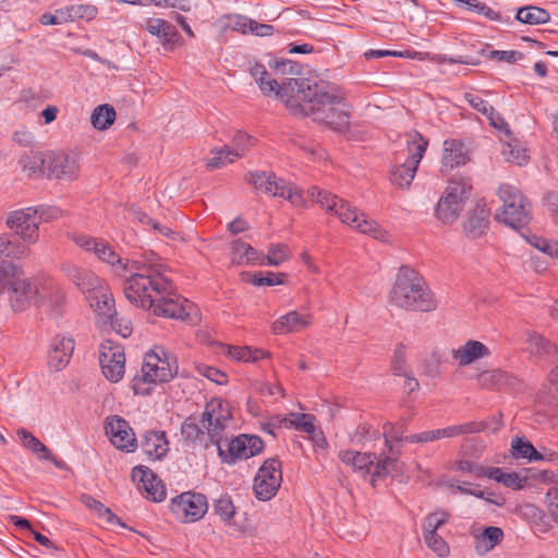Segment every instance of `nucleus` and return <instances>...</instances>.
I'll return each instance as SVG.
<instances>
[{
	"label": "nucleus",
	"mask_w": 558,
	"mask_h": 558,
	"mask_svg": "<svg viewBox=\"0 0 558 558\" xmlns=\"http://www.w3.org/2000/svg\"><path fill=\"white\" fill-rule=\"evenodd\" d=\"M166 270L167 266L157 254L143 253L131 260L130 275L123 281V293L131 304L156 316L184 319L191 305L173 292Z\"/></svg>",
	"instance_id": "obj_1"
},
{
	"label": "nucleus",
	"mask_w": 558,
	"mask_h": 558,
	"mask_svg": "<svg viewBox=\"0 0 558 558\" xmlns=\"http://www.w3.org/2000/svg\"><path fill=\"white\" fill-rule=\"evenodd\" d=\"M250 72L264 95L269 96L274 94L288 108L300 106V99L318 102L337 100V97L330 95L324 85H312L307 78H288L279 84L276 80L269 77L266 68L260 63H255Z\"/></svg>",
	"instance_id": "obj_2"
},
{
	"label": "nucleus",
	"mask_w": 558,
	"mask_h": 558,
	"mask_svg": "<svg viewBox=\"0 0 558 558\" xmlns=\"http://www.w3.org/2000/svg\"><path fill=\"white\" fill-rule=\"evenodd\" d=\"M389 302L407 311L432 312L437 307L434 293L424 279L409 267L400 268L389 293Z\"/></svg>",
	"instance_id": "obj_3"
},
{
	"label": "nucleus",
	"mask_w": 558,
	"mask_h": 558,
	"mask_svg": "<svg viewBox=\"0 0 558 558\" xmlns=\"http://www.w3.org/2000/svg\"><path fill=\"white\" fill-rule=\"evenodd\" d=\"M307 195L319 204L327 213L335 215L342 223L350 228L368 234L376 240H386V231L383 230L375 220L360 213L356 207L337 195L323 191L317 186L307 190Z\"/></svg>",
	"instance_id": "obj_4"
},
{
	"label": "nucleus",
	"mask_w": 558,
	"mask_h": 558,
	"mask_svg": "<svg viewBox=\"0 0 558 558\" xmlns=\"http://www.w3.org/2000/svg\"><path fill=\"white\" fill-rule=\"evenodd\" d=\"M312 85H324L326 90L337 97L330 102H318L300 99V106L290 108L294 113L313 114L314 120L325 123L337 132H344L349 128L350 106L344 102L343 96L332 86L325 83H312Z\"/></svg>",
	"instance_id": "obj_5"
},
{
	"label": "nucleus",
	"mask_w": 558,
	"mask_h": 558,
	"mask_svg": "<svg viewBox=\"0 0 558 558\" xmlns=\"http://www.w3.org/2000/svg\"><path fill=\"white\" fill-rule=\"evenodd\" d=\"M177 372L174 361L159 347L147 352L141 371L134 376L132 387L136 395H148L154 386L169 381Z\"/></svg>",
	"instance_id": "obj_6"
},
{
	"label": "nucleus",
	"mask_w": 558,
	"mask_h": 558,
	"mask_svg": "<svg viewBox=\"0 0 558 558\" xmlns=\"http://www.w3.org/2000/svg\"><path fill=\"white\" fill-rule=\"evenodd\" d=\"M405 143L408 154L398 153L397 163L390 171L391 183L400 189L410 186L428 146V141L416 131L407 134Z\"/></svg>",
	"instance_id": "obj_7"
},
{
	"label": "nucleus",
	"mask_w": 558,
	"mask_h": 558,
	"mask_svg": "<svg viewBox=\"0 0 558 558\" xmlns=\"http://www.w3.org/2000/svg\"><path fill=\"white\" fill-rule=\"evenodd\" d=\"M245 181L262 193L287 199L294 207L305 205L302 191L293 183L287 182L272 172H250L245 175Z\"/></svg>",
	"instance_id": "obj_8"
},
{
	"label": "nucleus",
	"mask_w": 558,
	"mask_h": 558,
	"mask_svg": "<svg viewBox=\"0 0 558 558\" xmlns=\"http://www.w3.org/2000/svg\"><path fill=\"white\" fill-rule=\"evenodd\" d=\"M486 428V424L483 422H469L460 425H452L445 428H438L434 430H426L404 438L399 437L398 433H395L393 427L388 424L385 426V444L392 450L391 440H400L407 442H430L442 438H452L465 434L480 433Z\"/></svg>",
	"instance_id": "obj_9"
},
{
	"label": "nucleus",
	"mask_w": 558,
	"mask_h": 558,
	"mask_svg": "<svg viewBox=\"0 0 558 558\" xmlns=\"http://www.w3.org/2000/svg\"><path fill=\"white\" fill-rule=\"evenodd\" d=\"M498 194L504 205L496 211V219L513 229L525 226L530 221V211L521 192L510 184H502Z\"/></svg>",
	"instance_id": "obj_10"
},
{
	"label": "nucleus",
	"mask_w": 558,
	"mask_h": 558,
	"mask_svg": "<svg viewBox=\"0 0 558 558\" xmlns=\"http://www.w3.org/2000/svg\"><path fill=\"white\" fill-rule=\"evenodd\" d=\"M472 185L468 179L451 180L438 201L436 215L445 223L453 222L463 210Z\"/></svg>",
	"instance_id": "obj_11"
},
{
	"label": "nucleus",
	"mask_w": 558,
	"mask_h": 558,
	"mask_svg": "<svg viewBox=\"0 0 558 558\" xmlns=\"http://www.w3.org/2000/svg\"><path fill=\"white\" fill-rule=\"evenodd\" d=\"M230 420V407L221 399H211L207 402L201 416V424L210 441L217 446L219 456H223L222 437Z\"/></svg>",
	"instance_id": "obj_12"
},
{
	"label": "nucleus",
	"mask_w": 558,
	"mask_h": 558,
	"mask_svg": "<svg viewBox=\"0 0 558 558\" xmlns=\"http://www.w3.org/2000/svg\"><path fill=\"white\" fill-rule=\"evenodd\" d=\"M73 242L86 252H92L96 257L112 267L119 276H125L131 260L123 259L114 247L104 239L94 238L84 233H74Z\"/></svg>",
	"instance_id": "obj_13"
},
{
	"label": "nucleus",
	"mask_w": 558,
	"mask_h": 558,
	"mask_svg": "<svg viewBox=\"0 0 558 558\" xmlns=\"http://www.w3.org/2000/svg\"><path fill=\"white\" fill-rule=\"evenodd\" d=\"M339 459L351 465L361 475H372L374 484L376 477H381L390 473L397 464V460L391 458H378L374 453H361L354 450H341Z\"/></svg>",
	"instance_id": "obj_14"
},
{
	"label": "nucleus",
	"mask_w": 558,
	"mask_h": 558,
	"mask_svg": "<svg viewBox=\"0 0 558 558\" xmlns=\"http://www.w3.org/2000/svg\"><path fill=\"white\" fill-rule=\"evenodd\" d=\"M170 510L181 522H196L206 514L208 502L203 494L185 492L171 499Z\"/></svg>",
	"instance_id": "obj_15"
},
{
	"label": "nucleus",
	"mask_w": 558,
	"mask_h": 558,
	"mask_svg": "<svg viewBox=\"0 0 558 558\" xmlns=\"http://www.w3.org/2000/svg\"><path fill=\"white\" fill-rule=\"evenodd\" d=\"M281 482V462L274 458L266 460L254 478L255 496L263 501L270 500L280 488Z\"/></svg>",
	"instance_id": "obj_16"
},
{
	"label": "nucleus",
	"mask_w": 558,
	"mask_h": 558,
	"mask_svg": "<svg viewBox=\"0 0 558 558\" xmlns=\"http://www.w3.org/2000/svg\"><path fill=\"white\" fill-rule=\"evenodd\" d=\"M39 225L38 210L34 207L12 211L7 218V226L15 231L24 244H34L38 241Z\"/></svg>",
	"instance_id": "obj_17"
},
{
	"label": "nucleus",
	"mask_w": 558,
	"mask_h": 558,
	"mask_svg": "<svg viewBox=\"0 0 558 558\" xmlns=\"http://www.w3.org/2000/svg\"><path fill=\"white\" fill-rule=\"evenodd\" d=\"M264 448V441L260 437L254 435H240L223 445V456L221 460L233 464L236 460H246L258 454Z\"/></svg>",
	"instance_id": "obj_18"
},
{
	"label": "nucleus",
	"mask_w": 558,
	"mask_h": 558,
	"mask_svg": "<svg viewBox=\"0 0 558 558\" xmlns=\"http://www.w3.org/2000/svg\"><path fill=\"white\" fill-rule=\"evenodd\" d=\"M99 363L107 379L112 383L119 381L125 371L123 348L112 341H105L99 348Z\"/></svg>",
	"instance_id": "obj_19"
},
{
	"label": "nucleus",
	"mask_w": 558,
	"mask_h": 558,
	"mask_svg": "<svg viewBox=\"0 0 558 558\" xmlns=\"http://www.w3.org/2000/svg\"><path fill=\"white\" fill-rule=\"evenodd\" d=\"M448 520V513L442 510H437L429 513L423 522V537L426 546L439 557H447L450 553L447 542L437 534Z\"/></svg>",
	"instance_id": "obj_20"
},
{
	"label": "nucleus",
	"mask_w": 558,
	"mask_h": 558,
	"mask_svg": "<svg viewBox=\"0 0 558 558\" xmlns=\"http://www.w3.org/2000/svg\"><path fill=\"white\" fill-rule=\"evenodd\" d=\"M47 174L49 177L73 181L80 173L78 157L74 154L49 153L46 155Z\"/></svg>",
	"instance_id": "obj_21"
},
{
	"label": "nucleus",
	"mask_w": 558,
	"mask_h": 558,
	"mask_svg": "<svg viewBox=\"0 0 558 558\" xmlns=\"http://www.w3.org/2000/svg\"><path fill=\"white\" fill-rule=\"evenodd\" d=\"M106 434L111 444L120 450L133 452L137 447V440L132 428L129 423L121 417L112 416L108 418Z\"/></svg>",
	"instance_id": "obj_22"
},
{
	"label": "nucleus",
	"mask_w": 558,
	"mask_h": 558,
	"mask_svg": "<svg viewBox=\"0 0 558 558\" xmlns=\"http://www.w3.org/2000/svg\"><path fill=\"white\" fill-rule=\"evenodd\" d=\"M90 306L94 308L98 324L102 328H107L108 323L112 322L117 311L114 308V300L108 288L102 286L88 295Z\"/></svg>",
	"instance_id": "obj_23"
},
{
	"label": "nucleus",
	"mask_w": 558,
	"mask_h": 558,
	"mask_svg": "<svg viewBox=\"0 0 558 558\" xmlns=\"http://www.w3.org/2000/svg\"><path fill=\"white\" fill-rule=\"evenodd\" d=\"M74 351V341L66 336L58 335L50 343L48 352V365L52 371H61L70 362L71 355Z\"/></svg>",
	"instance_id": "obj_24"
},
{
	"label": "nucleus",
	"mask_w": 558,
	"mask_h": 558,
	"mask_svg": "<svg viewBox=\"0 0 558 558\" xmlns=\"http://www.w3.org/2000/svg\"><path fill=\"white\" fill-rule=\"evenodd\" d=\"M313 316L307 312L291 311L271 325V331L275 335H286L300 332L312 325Z\"/></svg>",
	"instance_id": "obj_25"
},
{
	"label": "nucleus",
	"mask_w": 558,
	"mask_h": 558,
	"mask_svg": "<svg viewBox=\"0 0 558 558\" xmlns=\"http://www.w3.org/2000/svg\"><path fill=\"white\" fill-rule=\"evenodd\" d=\"M133 481H138L140 489H144L147 498L154 501H161L166 497L165 486L156 474L144 465H137L132 470Z\"/></svg>",
	"instance_id": "obj_26"
},
{
	"label": "nucleus",
	"mask_w": 558,
	"mask_h": 558,
	"mask_svg": "<svg viewBox=\"0 0 558 558\" xmlns=\"http://www.w3.org/2000/svg\"><path fill=\"white\" fill-rule=\"evenodd\" d=\"M68 278L84 293L88 295L105 286V282L93 271L75 265L64 267Z\"/></svg>",
	"instance_id": "obj_27"
},
{
	"label": "nucleus",
	"mask_w": 558,
	"mask_h": 558,
	"mask_svg": "<svg viewBox=\"0 0 558 558\" xmlns=\"http://www.w3.org/2000/svg\"><path fill=\"white\" fill-rule=\"evenodd\" d=\"M470 159V150L465 144L456 138L444 142L442 168L448 170L465 165Z\"/></svg>",
	"instance_id": "obj_28"
},
{
	"label": "nucleus",
	"mask_w": 558,
	"mask_h": 558,
	"mask_svg": "<svg viewBox=\"0 0 558 558\" xmlns=\"http://www.w3.org/2000/svg\"><path fill=\"white\" fill-rule=\"evenodd\" d=\"M144 27L150 35L157 37L166 48L173 46L180 39L175 26L167 20L147 19Z\"/></svg>",
	"instance_id": "obj_29"
},
{
	"label": "nucleus",
	"mask_w": 558,
	"mask_h": 558,
	"mask_svg": "<svg viewBox=\"0 0 558 558\" xmlns=\"http://www.w3.org/2000/svg\"><path fill=\"white\" fill-rule=\"evenodd\" d=\"M231 258L236 265H264V254L241 239L231 243Z\"/></svg>",
	"instance_id": "obj_30"
},
{
	"label": "nucleus",
	"mask_w": 558,
	"mask_h": 558,
	"mask_svg": "<svg viewBox=\"0 0 558 558\" xmlns=\"http://www.w3.org/2000/svg\"><path fill=\"white\" fill-rule=\"evenodd\" d=\"M141 447L144 453L151 460H160L169 451L166 434L157 430L145 433Z\"/></svg>",
	"instance_id": "obj_31"
},
{
	"label": "nucleus",
	"mask_w": 558,
	"mask_h": 558,
	"mask_svg": "<svg viewBox=\"0 0 558 558\" xmlns=\"http://www.w3.org/2000/svg\"><path fill=\"white\" fill-rule=\"evenodd\" d=\"M525 350L537 360H548L557 353V348L542 335L527 330Z\"/></svg>",
	"instance_id": "obj_32"
},
{
	"label": "nucleus",
	"mask_w": 558,
	"mask_h": 558,
	"mask_svg": "<svg viewBox=\"0 0 558 558\" xmlns=\"http://www.w3.org/2000/svg\"><path fill=\"white\" fill-rule=\"evenodd\" d=\"M489 349L482 342L469 340L460 348L452 351V357L460 366H466L474 361L489 355Z\"/></svg>",
	"instance_id": "obj_33"
},
{
	"label": "nucleus",
	"mask_w": 558,
	"mask_h": 558,
	"mask_svg": "<svg viewBox=\"0 0 558 558\" xmlns=\"http://www.w3.org/2000/svg\"><path fill=\"white\" fill-rule=\"evenodd\" d=\"M286 422L293 425L296 429L306 433L312 440L320 447L326 445V440L322 432H318L314 425V416L304 413H291Z\"/></svg>",
	"instance_id": "obj_34"
},
{
	"label": "nucleus",
	"mask_w": 558,
	"mask_h": 558,
	"mask_svg": "<svg viewBox=\"0 0 558 558\" xmlns=\"http://www.w3.org/2000/svg\"><path fill=\"white\" fill-rule=\"evenodd\" d=\"M488 228V210L484 204H478L470 214L465 223V233L473 239L482 236Z\"/></svg>",
	"instance_id": "obj_35"
},
{
	"label": "nucleus",
	"mask_w": 558,
	"mask_h": 558,
	"mask_svg": "<svg viewBox=\"0 0 558 558\" xmlns=\"http://www.w3.org/2000/svg\"><path fill=\"white\" fill-rule=\"evenodd\" d=\"M16 435L23 447L34 453L38 459L45 460L52 458L50 449L26 428H17Z\"/></svg>",
	"instance_id": "obj_36"
},
{
	"label": "nucleus",
	"mask_w": 558,
	"mask_h": 558,
	"mask_svg": "<svg viewBox=\"0 0 558 558\" xmlns=\"http://www.w3.org/2000/svg\"><path fill=\"white\" fill-rule=\"evenodd\" d=\"M475 548L477 553L485 554L502 541L504 532L500 527L488 526L475 534Z\"/></svg>",
	"instance_id": "obj_37"
},
{
	"label": "nucleus",
	"mask_w": 558,
	"mask_h": 558,
	"mask_svg": "<svg viewBox=\"0 0 558 558\" xmlns=\"http://www.w3.org/2000/svg\"><path fill=\"white\" fill-rule=\"evenodd\" d=\"M549 13L535 5H526L517 11L515 20L522 24L538 25L549 21Z\"/></svg>",
	"instance_id": "obj_38"
},
{
	"label": "nucleus",
	"mask_w": 558,
	"mask_h": 558,
	"mask_svg": "<svg viewBox=\"0 0 558 558\" xmlns=\"http://www.w3.org/2000/svg\"><path fill=\"white\" fill-rule=\"evenodd\" d=\"M488 478L515 490L522 489L526 483V477L521 476L519 473H505L502 469L495 466L490 468Z\"/></svg>",
	"instance_id": "obj_39"
},
{
	"label": "nucleus",
	"mask_w": 558,
	"mask_h": 558,
	"mask_svg": "<svg viewBox=\"0 0 558 558\" xmlns=\"http://www.w3.org/2000/svg\"><path fill=\"white\" fill-rule=\"evenodd\" d=\"M116 120V110L109 105L96 107L90 116V123L97 130L108 129Z\"/></svg>",
	"instance_id": "obj_40"
},
{
	"label": "nucleus",
	"mask_w": 558,
	"mask_h": 558,
	"mask_svg": "<svg viewBox=\"0 0 558 558\" xmlns=\"http://www.w3.org/2000/svg\"><path fill=\"white\" fill-rule=\"evenodd\" d=\"M511 448L515 459H527L529 461H539L543 459L534 446L523 438L517 437L512 439Z\"/></svg>",
	"instance_id": "obj_41"
},
{
	"label": "nucleus",
	"mask_w": 558,
	"mask_h": 558,
	"mask_svg": "<svg viewBox=\"0 0 558 558\" xmlns=\"http://www.w3.org/2000/svg\"><path fill=\"white\" fill-rule=\"evenodd\" d=\"M292 256V253L288 245L278 243L269 246L268 252L264 255V265L268 266H280L288 262Z\"/></svg>",
	"instance_id": "obj_42"
},
{
	"label": "nucleus",
	"mask_w": 558,
	"mask_h": 558,
	"mask_svg": "<svg viewBox=\"0 0 558 558\" xmlns=\"http://www.w3.org/2000/svg\"><path fill=\"white\" fill-rule=\"evenodd\" d=\"M227 355L239 362H256L265 356L264 351L250 347H229Z\"/></svg>",
	"instance_id": "obj_43"
},
{
	"label": "nucleus",
	"mask_w": 558,
	"mask_h": 558,
	"mask_svg": "<svg viewBox=\"0 0 558 558\" xmlns=\"http://www.w3.org/2000/svg\"><path fill=\"white\" fill-rule=\"evenodd\" d=\"M514 514L526 521L531 525H537L544 518V512L533 504L519 505L514 509Z\"/></svg>",
	"instance_id": "obj_44"
},
{
	"label": "nucleus",
	"mask_w": 558,
	"mask_h": 558,
	"mask_svg": "<svg viewBox=\"0 0 558 558\" xmlns=\"http://www.w3.org/2000/svg\"><path fill=\"white\" fill-rule=\"evenodd\" d=\"M254 145V138L243 132H238L230 145L229 154L235 156L236 159L243 157L250 147Z\"/></svg>",
	"instance_id": "obj_45"
},
{
	"label": "nucleus",
	"mask_w": 558,
	"mask_h": 558,
	"mask_svg": "<svg viewBox=\"0 0 558 558\" xmlns=\"http://www.w3.org/2000/svg\"><path fill=\"white\" fill-rule=\"evenodd\" d=\"M20 163L29 174L47 172L46 155H25L21 158Z\"/></svg>",
	"instance_id": "obj_46"
},
{
	"label": "nucleus",
	"mask_w": 558,
	"mask_h": 558,
	"mask_svg": "<svg viewBox=\"0 0 558 558\" xmlns=\"http://www.w3.org/2000/svg\"><path fill=\"white\" fill-rule=\"evenodd\" d=\"M526 241L537 248L539 252L550 256L558 257V242L548 240L538 235H530L525 238Z\"/></svg>",
	"instance_id": "obj_47"
},
{
	"label": "nucleus",
	"mask_w": 558,
	"mask_h": 558,
	"mask_svg": "<svg viewBox=\"0 0 558 558\" xmlns=\"http://www.w3.org/2000/svg\"><path fill=\"white\" fill-rule=\"evenodd\" d=\"M502 156L507 161L513 162L518 166L525 165L529 159L526 150L523 147L511 143L504 145Z\"/></svg>",
	"instance_id": "obj_48"
},
{
	"label": "nucleus",
	"mask_w": 558,
	"mask_h": 558,
	"mask_svg": "<svg viewBox=\"0 0 558 558\" xmlns=\"http://www.w3.org/2000/svg\"><path fill=\"white\" fill-rule=\"evenodd\" d=\"M286 278V274H275V272H271V271H266V272H255L252 275L251 277V283L256 286V287H263V286H266V287H272V286H278V284H282L284 281L283 279Z\"/></svg>",
	"instance_id": "obj_49"
},
{
	"label": "nucleus",
	"mask_w": 558,
	"mask_h": 558,
	"mask_svg": "<svg viewBox=\"0 0 558 558\" xmlns=\"http://www.w3.org/2000/svg\"><path fill=\"white\" fill-rule=\"evenodd\" d=\"M182 436L192 442L201 439V436L206 434V429L203 428L201 420L197 422L194 417H189L184 421L181 426Z\"/></svg>",
	"instance_id": "obj_50"
},
{
	"label": "nucleus",
	"mask_w": 558,
	"mask_h": 558,
	"mask_svg": "<svg viewBox=\"0 0 558 558\" xmlns=\"http://www.w3.org/2000/svg\"><path fill=\"white\" fill-rule=\"evenodd\" d=\"M229 151L230 149L227 146L213 150V157L207 160V167L209 169H217L234 162L236 158L230 155Z\"/></svg>",
	"instance_id": "obj_51"
},
{
	"label": "nucleus",
	"mask_w": 558,
	"mask_h": 558,
	"mask_svg": "<svg viewBox=\"0 0 558 558\" xmlns=\"http://www.w3.org/2000/svg\"><path fill=\"white\" fill-rule=\"evenodd\" d=\"M214 511L223 521H230L235 513V508L231 498L228 495H222L215 500Z\"/></svg>",
	"instance_id": "obj_52"
},
{
	"label": "nucleus",
	"mask_w": 558,
	"mask_h": 558,
	"mask_svg": "<svg viewBox=\"0 0 558 558\" xmlns=\"http://www.w3.org/2000/svg\"><path fill=\"white\" fill-rule=\"evenodd\" d=\"M457 471L469 473L475 476L476 478H488V473L490 468H485L481 464L474 463L469 460H460L457 462Z\"/></svg>",
	"instance_id": "obj_53"
},
{
	"label": "nucleus",
	"mask_w": 558,
	"mask_h": 558,
	"mask_svg": "<svg viewBox=\"0 0 558 558\" xmlns=\"http://www.w3.org/2000/svg\"><path fill=\"white\" fill-rule=\"evenodd\" d=\"M505 379L506 374L501 371H489L478 375L480 385L485 388L498 387Z\"/></svg>",
	"instance_id": "obj_54"
},
{
	"label": "nucleus",
	"mask_w": 558,
	"mask_h": 558,
	"mask_svg": "<svg viewBox=\"0 0 558 558\" xmlns=\"http://www.w3.org/2000/svg\"><path fill=\"white\" fill-rule=\"evenodd\" d=\"M270 69L276 71L278 74H300L301 65L291 60H271L269 62Z\"/></svg>",
	"instance_id": "obj_55"
},
{
	"label": "nucleus",
	"mask_w": 558,
	"mask_h": 558,
	"mask_svg": "<svg viewBox=\"0 0 558 558\" xmlns=\"http://www.w3.org/2000/svg\"><path fill=\"white\" fill-rule=\"evenodd\" d=\"M84 501L87 507L97 511L99 517L106 519L108 522H119V518L109 508L105 507L100 501L89 496L84 497Z\"/></svg>",
	"instance_id": "obj_56"
},
{
	"label": "nucleus",
	"mask_w": 558,
	"mask_h": 558,
	"mask_svg": "<svg viewBox=\"0 0 558 558\" xmlns=\"http://www.w3.org/2000/svg\"><path fill=\"white\" fill-rule=\"evenodd\" d=\"M488 58L507 63H515L523 58V53L515 50H490Z\"/></svg>",
	"instance_id": "obj_57"
},
{
	"label": "nucleus",
	"mask_w": 558,
	"mask_h": 558,
	"mask_svg": "<svg viewBox=\"0 0 558 558\" xmlns=\"http://www.w3.org/2000/svg\"><path fill=\"white\" fill-rule=\"evenodd\" d=\"M137 219L143 225L151 227L155 231H157L161 235L172 238L174 234V232L169 227L155 221L153 218H150L148 215H146L144 213L137 214Z\"/></svg>",
	"instance_id": "obj_58"
},
{
	"label": "nucleus",
	"mask_w": 558,
	"mask_h": 558,
	"mask_svg": "<svg viewBox=\"0 0 558 558\" xmlns=\"http://www.w3.org/2000/svg\"><path fill=\"white\" fill-rule=\"evenodd\" d=\"M198 372L202 376L218 385H223L228 380L227 375L214 366L202 365L198 367Z\"/></svg>",
	"instance_id": "obj_59"
},
{
	"label": "nucleus",
	"mask_w": 558,
	"mask_h": 558,
	"mask_svg": "<svg viewBox=\"0 0 558 558\" xmlns=\"http://www.w3.org/2000/svg\"><path fill=\"white\" fill-rule=\"evenodd\" d=\"M109 327L123 338H128L132 333L131 322L124 318H118L117 315L112 318V322L108 323L107 328Z\"/></svg>",
	"instance_id": "obj_60"
},
{
	"label": "nucleus",
	"mask_w": 558,
	"mask_h": 558,
	"mask_svg": "<svg viewBox=\"0 0 558 558\" xmlns=\"http://www.w3.org/2000/svg\"><path fill=\"white\" fill-rule=\"evenodd\" d=\"M464 99L468 101V104L475 109L476 111L481 112L483 116L484 113H490L492 114V106L481 98L477 95H474L472 93H466L464 95Z\"/></svg>",
	"instance_id": "obj_61"
},
{
	"label": "nucleus",
	"mask_w": 558,
	"mask_h": 558,
	"mask_svg": "<svg viewBox=\"0 0 558 558\" xmlns=\"http://www.w3.org/2000/svg\"><path fill=\"white\" fill-rule=\"evenodd\" d=\"M254 20L244 15H234L232 17V28L242 34H251L253 28Z\"/></svg>",
	"instance_id": "obj_62"
},
{
	"label": "nucleus",
	"mask_w": 558,
	"mask_h": 558,
	"mask_svg": "<svg viewBox=\"0 0 558 558\" xmlns=\"http://www.w3.org/2000/svg\"><path fill=\"white\" fill-rule=\"evenodd\" d=\"M392 371L397 376H407L408 374L407 362L402 349H399L395 352L392 360Z\"/></svg>",
	"instance_id": "obj_63"
},
{
	"label": "nucleus",
	"mask_w": 558,
	"mask_h": 558,
	"mask_svg": "<svg viewBox=\"0 0 558 558\" xmlns=\"http://www.w3.org/2000/svg\"><path fill=\"white\" fill-rule=\"evenodd\" d=\"M547 498L549 513L558 522V489L548 490Z\"/></svg>",
	"instance_id": "obj_64"
}]
</instances>
